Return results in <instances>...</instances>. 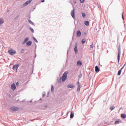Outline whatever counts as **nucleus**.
<instances>
[{
	"label": "nucleus",
	"mask_w": 126,
	"mask_h": 126,
	"mask_svg": "<svg viewBox=\"0 0 126 126\" xmlns=\"http://www.w3.org/2000/svg\"><path fill=\"white\" fill-rule=\"evenodd\" d=\"M67 74H68V71L65 72L63 74V75L62 76V77H61L58 80V83H61L62 81H63V82L65 81V80H66V78H67Z\"/></svg>",
	"instance_id": "nucleus-1"
},
{
	"label": "nucleus",
	"mask_w": 126,
	"mask_h": 126,
	"mask_svg": "<svg viewBox=\"0 0 126 126\" xmlns=\"http://www.w3.org/2000/svg\"><path fill=\"white\" fill-rule=\"evenodd\" d=\"M8 53H9V55H11V56H13V55H15V54H16V51L13 50V49H10V50H8Z\"/></svg>",
	"instance_id": "nucleus-2"
},
{
	"label": "nucleus",
	"mask_w": 126,
	"mask_h": 126,
	"mask_svg": "<svg viewBox=\"0 0 126 126\" xmlns=\"http://www.w3.org/2000/svg\"><path fill=\"white\" fill-rule=\"evenodd\" d=\"M75 9H73L71 11V15L72 17L74 19L75 18Z\"/></svg>",
	"instance_id": "nucleus-3"
},
{
	"label": "nucleus",
	"mask_w": 126,
	"mask_h": 126,
	"mask_svg": "<svg viewBox=\"0 0 126 126\" xmlns=\"http://www.w3.org/2000/svg\"><path fill=\"white\" fill-rule=\"evenodd\" d=\"M121 50L119 49L118 51V63H120V59L121 58Z\"/></svg>",
	"instance_id": "nucleus-4"
},
{
	"label": "nucleus",
	"mask_w": 126,
	"mask_h": 126,
	"mask_svg": "<svg viewBox=\"0 0 126 126\" xmlns=\"http://www.w3.org/2000/svg\"><path fill=\"white\" fill-rule=\"evenodd\" d=\"M11 110L12 111H18V110H19V108L17 107H15V106H13L11 107Z\"/></svg>",
	"instance_id": "nucleus-5"
},
{
	"label": "nucleus",
	"mask_w": 126,
	"mask_h": 126,
	"mask_svg": "<svg viewBox=\"0 0 126 126\" xmlns=\"http://www.w3.org/2000/svg\"><path fill=\"white\" fill-rule=\"evenodd\" d=\"M11 88L12 90H13V91H14V90H15V89H16V86H15V84L13 83L11 85Z\"/></svg>",
	"instance_id": "nucleus-6"
},
{
	"label": "nucleus",
	"mask_w": 126,
	"mask_h": 126,
	"mask_svg": "<svg viewBox=\"0 0 126 126\" xmlns=\"http://www.w3.org/2000/svg\"><path fill=\"white\" fill-rule=\"evenodd\" d=\"M74 51L75 52V54H77V53H78V50L77 49V43L75 44Z\"/></svg>",
	"instance_id": "nucleus-7"
},
{
	"label": "nucleus",
	"mask_w": 126,
	"mask_h": 126,
	"mask_svg": "<svg viewBox=\"0 0 126 126\" xmlns=\"http://www.w3.org/2000/svg\"><path fill=\"white\" fill-rule=\"evenodd\" d=\"M31 1H32V0L27 1V2H26L25 3H24L23 4V6H26V5H27L28 4H29V3H30L31 2Z\"/></svg>",
	"instance_id": "nucleus-8"
},
{
	"label": "nucleus",
	"mask_w": 126,
	"mask_h": 126,
	"mask_svg": "<svg viewBox=\"0 0 126 126\" xmlns=\"http://www.w3.org/2000/svg\"><path fill=\"white\" fill-rule=\"evenodd\" d=\"M18 65H15L13 67V70H17V69L18 68Z\"/></svg>",
	"instance_id": "nucleus-9"
},
{
	"label": "nucleus",
	"mask_w": 126,
	"mask_h": 126,
	"mask_svg": "<svg viewBox=\"0 0 126 126\" xmlns=\"http://www.w3.org/2000/svg\"><path fill=\"white\" fill-rule=\"evenodd\" d=\"M95 72H99L100 71V69H99L98 66H95Z\"/></svg>",
	"instance_id": "nucleus-10"
},
{
	"label": "nucleus",
	"mask_w": 126,
	"mask_h": 126,
	"mask_svg": "<svg viewBox=\"0 0 126 126\" xmlns=\"http://www.w3.org/2000/svg\"><path fill=\"white\" fill-rule=\"evenodd\" d=\"M80 36H81V32H80V31H78L77 32V36L80 37Z\"/></svg>",
	"instance_id": "nucleus-11"
},
{
	"label": "nucleus",
	"mask_w": 126,
	"mask_h": 126,
	"mask_svg": "<svg viewBox=\"0 0 126 126\" xmlns=\"http://www.w3.org/2000/svg\"><path fill=\"white\" fill-rule=\"evenodd\" d=\"M67 88H71L72 89L74 88V86L71 84H69L67 86Z\"/></svg>",
	"instance_id": "nucleus-12"
},
{
	"label": "nucleus",
	"mask_w": 126,
	"mask_h": 126,
	"mask_svg": "<svg viewBox=\"0 0 126 126\" xmlns=\"http://www.w3.org/2000/svg\"><path fill=\"white\" fill-rule=\"evenodd\" d=\"M78 66H81L82 65V63L80 61H78L77 63Z\"/></svg>",
	"instance_id": "nucleus-13"
},
{
	"label": "nucleus",
	"mask_w": 126,
	"mask_h": 126,
	"mask_svg": "<svg viewBox=\"0 0 126 126\" xmlns=\"http://www.w3.org/2000/svg\"><path fill=\"white\" fill-rule=\"evenodd\" d=\"M123 69H124V66H123V67H122L121 68V69L119 70V71L118 72V75H120L121 74V73H122V70Z\"/></svg>",
	"instance_id": "nucleus-14"
},
{
	"label": "nucleus",
	"mask_w": 126,
	"mask_h": 126,
	"mask_svg": "<svg viewBox=\"0 0 126 126\" xmlns=\"http://www.w3.org/2000/svg\"><path fill=\"white\" fill-rule=\"evenodd\" d=\"M84 24L86 25V26H89V22L88 21H85Z\"/></svg>",
	"instance_id": "nucleus-15"
},
{
	"label": "nucleus",
	"mask_w": 126,
	"mask_h": 126,
	"mask_svg": "<svg viewBox=\"0 0 126 126\" xmlns=\"http://www.w3.org/2000/svg\"><path fill=\"white\" fill-rule=\"evenodd\" d=\"M121 116V118H123V119H126V114H122Z\"/></svg>",
	"instance_id": "nucleus-16"
},
{
	"label": "nucleus",
	"mask_w": 126,
	"mask_h": 126,
	"mask_svg": "<svg viewBox=\"0 0 126 126\" xmlns=\"http://www.w3.org/2000/svg\"><path fill=\"white\" fill-rule=\"evenodd\" d=\"M4 22L3 21V19L0 18V26L1 25V24H3V23Z\"/></svg>",
	"instance_id": "nucleus-17"
},
{
	"label": "nucleus",
	"mask_w": 126,
	"mask_h": 126,
	"mask_svg": "<svg viewBox=\"0 0 126 126\" xmlns=\"http://www.w3.org/2000/svg\"><path fill=\"white\" fill-rule=\"evenodd\" d=\"M32 44V41H28L27 42V45H28V46H31Z\"/></svg>",
	"instance_id": "nucleus-18"
},
{
	"label": "nucleus",
	"mask_w": 126,
	"mask_h": 126,
	"mask_svg": "<svg viewBox=\"0 0 126 126\" xmlns=\"http://www.w3.org/2000/svg\"><path fill=\"white\" fill-rule=\"evenodd\" d=\"M74 116V115L73 114V112H71V114L70 115V119H72V118H73Z\"/></svg>",
	"instance_id": "nucleus-19"
},
{
	"label": "nucleus",
	"mask_w": 126,
	"mask_h": 126,
	"mask_svg": "<svg viewBox=\"0 0 126 126\" xmlns=\"http://www.w3.org/2000/svg\"><path fill=\"white\" fill-rule=\"evenodd\" d=\"M28 40H29V38H28V37L26 38L24 40V43H26V42L28 41Z\"/></svg>",
	"instance_id": "nucleus-20"
},
{
	"label": "nucleus",
	"mask_w": 126,
	"mask_h": 126,
	"mask_svg": "<svg viewBox=\"0 0 126 126\" xmlns=\"http://www.w3.org/2000/svg\"><path fill=\"white\" fill-rule=\"evenodd\" d=\"M86 42V40L85 39H83L82 40V44H84Z\"/></svg>",
	"instance_id": "nucleus-21"
},
{
	"label": "nucleus",
	"mask_w": 126,
	"mask_h": 126,
	"mask_svg": "<svg viewBox=\"0 0 126 126\" xmlns=\"http://www.w3.org/2000/svg\"><path fill=\"white\" fill-rule=\"evenodd\" d=\"M82 16L84 18L85 16H86V15L84 13H82Z\"/></svg>",
	"instance_id": "nucleus-22"
},
{
	"label": "nucleus",
	"mask_w": 126,
	"mask_h": 126,
	"mask_svg": "<svg viewBox=\"0 0 126 126\" xmlns=\"http://www.w3.org/2000/svg\"><path fill=\"white\" fill-rule=\"evenodd\" d=\"M29 23H30V24H32V25H33L34 24V23H33L32 21H31V20H29Z\"/></svg>",
	"instance_id": "nucleus-23"
},
{
	"label": "nucleus",
	"mask_w": 126,
	"mask_h": 126,
	"mask_svg": "<svg viewBox=\"0 0 126 126\" xmlns=\"http://www.w3.org/2000/svg\"><path fill=\"white\" fill-rule=\"evenodd\" d=\"M77 91H80V86H78Z\"/></svg>",
	"instance_id": "nucleus-24"
},
{
	"label": "nucleus",
	"mask_w": 126,
	"mask_h": 126,
	"mask_svg": "<svg viewBox=\"0 0 126 126\" xmlns=\"http://www.w3.org/2000/svg\"><path fill=\"white\" fill-rule=\"evenodd\" d=\"M51 92H54V86H51Z\"/></svg>",
	"instance_id": "nucleus-25"
},
{
	"label": "nucleus",
	"mask_w": 126,
	"mask_h": 126,
	"mask_svg": "<svg viewBox=\"0 0 126 126\" xmlns=\"http://www.w3.org/2000/svg\"><path fill=\"white\" fill-rule=\"evenodd\" d=\"M25 50H24V49H22L21 50V54H23V53H24Z\"/></svg>",
	"instance_id": "nucleus-26"
},
{
	"label": "nucleus",
	"mask_w": 126,
	"mask_h": 126,
	"mask_svg": "<svg viewBox=\"0 0 126 126\" xmlns=\"http://www.w3.org/2000/svg\"><path fill=\"white\" fill-rule=\"evenodd\" d=\"M120 123V122L118 121H116L115 122V125H118V124H119Z\"/></svg>",
	"instance_id": "nucleus-27"
},
{
	"label": "nucleus",
	"mask_w": 126,
	"mask_h": 126,
	"mask_svg": "<svg viewBox=\"0 0 126 126\" xmlns=\"http://www.w3.org/2000/svg\"><path fill=\"white\" fill-rule=\"evenodd\" d=\"M77 85H78V86H80V83H79V81L77 82Z\"/></svg>",
	"instance_id": "nucleus-28"
},
{
	"label": "nucleus",
	"mask_w": 126,
	"mask_h": 126,
	"mask_svg": "<svg viewBox=\"0 0 126 126\" xmlns=\"http://www.w3.org/2000/svg\"><path fill=\"white\" fill-rule=\"evenodd\" d=\"M114 109H115V107H114V106H112L110 107V109L112 110H114Z\"/></svg>",
	"instance_id": "nucleus-29"
},
{
	"label": "nucleus",
	"mask_w": 126,
	"mask_h": 126,
	"mask_svg": "<svg viewBox=\"0 0 126 126\" xmlns=\"http://www.w3.org/2000/svg\"><path fill=\"white\" fill-rule=\"evenodd\" d=\"M33 40L34 41H35V42H36V43L38 42V41L37 40V39H36V38H35V37H33Z\"/></svg>",
	"instance_id": "nucleus-30"
},
{
	"label": "nucleus",
	"mask_w": 126,
	"mask_h": 126,
	"mask_svg": "<svg viewBox=\"0 0 126 126\" xmlns=\"http://www.w3.org/2000/svg\"><path fill=\"white\" fill-rule=\"evenodd\" d=\"M81 1V3H83L84 2V0H80Z\"/></svg>",
	"instance_id": "nucleus-31"
},
{
	"label": "nucleus",
	"mask_w": 126,
	"mask_h": 126,
	"mask_svg": "<svg viewBox=\"0 0 126 126\" xmlns=\"http://www.w3.org/2000/svg\"><path fill=\"white\" fill-rule=\"evenodd\" d=\"M90 48H91V49H93V44L90 45Z\"/></svg>",
	"instance_id": "nucleus-32"
},
{
	"label": "nucleus",
	"mask_w": 126,
	"mask_h": 126,
	"mask_svg": "<svg viewBox=\"0 0 126 126\" xmlns=\"http://www.w3.org/2000/svg\"><path fill=\"white\" fill-rule=\"evenodd\" d=\"M31 31L32 32V33H34V30H33V29H31Z\"/></svg>",
	"instance_id": "nucleus-33"
},
{
	"label": "nucleus",
	"mask_w": 126,
	"mask_h": 126,
	"mask_svg": "<svg viewBox=\"0 0 126 126\" xmlns=\"http://www.w3.org/2000/svg\"><path fill=\"white\" fill-rule=\"evenodd\" d=\"M45 1V0H41V2H44Z\"/></svg>",
	"instance_id": "nucleus-34"
},
{
	"label": "nucleus",
	"mask_w": 126,
	"mask_h": 126,
	"mask_svg": "<svg viewBox=\"0 0 126 126\" xmlns=\"http://www.w3.org/2000/svg\"><path fill=\"white\" fill-rule=\"evenodd\" d=\"M16 85H18V84H19V83L18 82H17V83H16Z\"/></svg>",
	"instance_id": "nucleus-35"
},
{
	"label": "nucleus",
	"mask_w": 126,
	"mask_h": 126,
	"mask_svg": "<svg viewBox=\"0 0 126 126\" xmlns=\"http://www.w3.org/2000/svg\"><path fill=\"white\" fill-rule=\"evenodd\" d=\"M122 18H123V19H124V14H123V15H122Z\"/></svg>",
	"instance_id": "nucleus-36"
},
{
	"label": "nucleus",
	"mask_w": 126,
	"mask_h": 126,
	"mask_svg": "<svg viewBox=\"0 0 126 126\" xmlns=\"http://www.w3.org/2000/svg\"><path fill=\"white\" fill-rule=\"evenodd\" d=\"M125 65H126V64H125L124 65H123L124 67H125Z\"/></svg>",
	"instance_id": "nucleus-37"
}]
</instances>
